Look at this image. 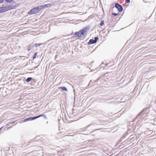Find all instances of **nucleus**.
<instances>
[{
  "instance_id": "f257e3e1",
  "label": "nucleus",
  "mask_w": 156,
  "mask_h": 156,
  "mask_svg": "<svg viewBox=\"0 0 156 156\" xmlns=\"http://www.w3.org/2000/svg\"><path fill=\"white\" fill-rule=\"evenodd\" d=\"M90 27L89 26H87L83 29L80 30L79 31L75 33V35L79 37L83 38L85 33L89 31Z\"/></svg>"
},
{
  "instance_id": "f03ea898",
  "label": "nucleus",
  "mask_w": 156,
  "mask_h": 156,
  "mask_svg": "<svg viewBox=\"0 0 156 156\" xmlns=\"http://www.w3.org/2000/svg\"><path fill=\"white\" fill-rule=\"evenodd\" d=\"M41 10L40 6H38L32 9L30 11L28 12V14L29 15L34 14L38 12Z\"/></svg>"
},
{
  "instance_id": "7ed1b4c3",
  "label": "nucleus",
  "mask_w": 156,
  "mask_h": 156,
  "mask_svg": "<svg viewBox=\"0 0 156 156\" xmlns=\"http://www.w3.org/2000/svg\"><path fill=\"white\" fill-rule=\"evenodd\" d=\"M44 44V43L37 44L33 42L32 44H30L28 46V49H32L35 47L37 48L40 46L43 45Z\"/></svg>"
},
{
  "instance_id": "20e7f679",
  "label": "nucleus",
  "mask_w": 156,
  "mask_h": 156,
  "mask_svg": "<svg viewBox=\"0 0 156 156\" xmlns=\"http://www.w3.org/2000/svg\"><path fill=\"white\" fill-rule=\"evenodd\" d=\"M15 8V6H4L1 7V8H2V12H5L11 9H14Z\"/></svg>"
},
{
  "instance_id": "39448f33",
  "label": "nucleus",
  "mask_w": 156,
  "mask_h": 156,
  "mask_svg": "<svg viewBox=\"0 0 156 156\" xmlns=\"http://www.w3.org/2000/svg\"><path fill=\"white\" fill-rule=\"evenodd\" d=\"M115 6L119 12H122V11L123 8L122 5L118 3H116L115 4Z\"/></svg>"
},
{
  "instance_id": "423d86ee",
  "label": "nucleus",
  "mask_w": 156,
  "mask_h": 156,
  "mask_svg": "<svg viewBox=\"0 0 156 156\" xmlns=\"http://www.w3.org/2000/svg\"><path fill=\"white\" fill-rule=\"evenodd\" d=\"M51 4H45L43 5H40V9H44V8H47L48 7H50L51 6Z\"/></svg>"
},
{
  "instance_id": "0eeeda50",
  "label": "nucleus",
  "mask_w": 156,
  "mask_h": 156,
  "mask_svg": "<svg viewBox=\"0 0 156 156\" xmlns=\"http://www.w3.org/2000/svg\"><path fill=\"white\" fill-rule=\"evenodd\" d=\"M41 116H45V115L43 114H41L39 116H35L34 117H30L28 118V121L33 120Z\"/></svg>"
},
{
  "instance_id": "6e6552de",
  "label": "nucleus",
  "mask_w": 156,
  "mask_h": 156,
  "mask_svg": "<svg viewBox=\"0 0 156 156\" xmlns=\"http://www.w3.org/2000/svg\"><path fill=\"white\" fill-rule=\"evenodd\" d=\"M41 116H45V115L43 114H41L39 116H35L34 117H30L28 118V121L33 120Z\"/></svg>"
},
{
  "instance_id": "1a4fd4ad",
  "label": "nucleus",
  "mask_w": 156,
  "mask_h": 156,
  "mask_svg": "<svg viewBox=\"0 0 156 156\" xmlns=\"http://www.w3.org/2000/svg\"><path fill=\"white\" fill-rule=\"evenodd\" d=\"M96 43L94 41L93 39H90L89 41L88 42V44H93L94 43Z\"/></svg>"
},
{
  "instance_id": "9d476101",
  "label": "nucleus",
  "mask_w": 156,
  "mask_h": 156,
  "mask_svg": "<svg viewBox=\"0 0 156 156\" xmlns=\"http://www.w3.org/2000/svg\"><path fill=\"white\" fill-rule=\"evenodd\" d=\"M58 89H60L62 91H67V88L65 87H59Z\"/></svg>"
},
{
  "instance_id": "9b49d317",
  "label": "nucleus",
  "mask_w": 156,
  "mask_h": 156,
  "mask_svg": "<svg viewBox=\"0 0 156 156\" xmlns=\"http://www.w3.org/2000/svg\"><path fill=\"white\" fill-rule=\"evenodd\" d=\"M104 20H101L100 24V25L101 26H102L104 25Z\"/></svg>"
},
{
  "instance_id": "f8f14e48",
  "label": "nucleus",
  "mask_w": 156,
  "mask_h": 156,
  "mask_svg": "<svg viewBox=\"0 0 156 156\" xmlns=\"http://www.w3.org/2000/svg\"><path fill=\"white\" fill-rule=\"evenodd\" d=\"M32 80L31 77H28L26 80V81L27 82H29Z\"/></svg>"
},
{
  "instance_id": "ddd939ff",
  "label": "nucleus",
  "mask_w": 156,
  "mask_h": 156,
  "mask_svg": "<svg viewBox=\"0 0 156 156\" xmlns=\"http://www.w3.org/2000/svg\"><path fill=\"white\" fill-rule=\"evenodd\" d=\"M99 38L98 37H95L94 41L95 42V43H96L97 41L98 40Z\"/></svg>"
},
{
  "instance_id": "4468645a",
  "label": "nucleus",
  "mask_w": 156,
  "mask_h": 156,
  "mask_svg": "<svg viewBox=\"0 0 156 156\" xmlns=\"http://www.w3.org/2000/svg\"><path fill=\"white\" fill-rule=\"evenodd\" d=\"M37 53H35L34 54V55H33V59L35 58L36 57V55L37 54Z\"/></svg>"
},
{
  "instance_id": "2eb2a0df",
  "label": "nucleus",
  "mask_w": 156,
  "mask_h": 156,
  "mask_svg": "<svg viewBox=\"0 0 156 156\" xmlns=\"http://www.w3.org/2000/svg\"><path fill=\"white\" fill-rule=\"evenodd\" d=\"M112 15L114 16H117L118 15V14L117 13H112Z\"/></svg>"
},
{
  "instance_id": "dca6fc26",
  "label": "nucleus",
  "mask_w": 156,
  "mask_h": 156,
  "mask_svg": "<svg viewBox=\"0 0 156 156\" xmlns=\"http://www.w3.org/2000/svg\"><path fill=\"white\" fill-rule=\"evenodd\" d=\"M126 3H129L130 2V0H125Z\"/></svg>"
},
{
  "instance_id": "f3484780",
  "label": "nucleus",
  "mask_w": 156,
  "mask_h": 156,
  "mask_svg": "<svg viewBox=\"0 0 156 156\" xmlns=\"http://www.w3.org/2000/svg\"><path fill=\"white\" fill-rule=\"evenodd\" d=\"M2 8L1 7H0V13L2 12Z\"/></svg>"
},
{
  "instance_id": "a211bd4d",
  "label": "nucleus",
  "mask_w": 156,
  "mask_h": 156,
  "mask_svg": "<svg viewBox=\"0 0 156 156\" xmlns=\"http://www.w3.org/2000/svg\"><path fill=\"white\" fill-rule=\"evenodd\" d=\"M4 0H0V3H2L3 2Z\"/></svg>"
},
{
  "instance_id": "6ab92c4d",
  "label": "nucleus",
  "mask_w": 156,
  "mask_h": 156,
  "mask_svg": "<svg viewBox=\"0 0 156 156\" xmlns=\"http://www.w3.org/2000/svg\"><path fill=\"white\" fill-rule=\"evenodd\" d=\"M28 121V118L26 119H25L24 120V122H26V121Z\"/></svg>"
},
{
  "instance_id": "aec40b11",
  "label": "nucleus",
  "mask_w": 156,
  "mask_h": 156,
  "mask_svg": "<svg viewBox=\"0 0 156 156\" xmlns=\"http://www.w3.org/2000/svg\"><path fill=\"white\" fill-rule=\"evenodd\" d=\"M40 48H44V46L43 47H41Z\"/></svg>"
},
{
  "instance_id": "412c9836",
  "label": "nucleus",
  "mask_w": 156,
  "mask_h": 156,
  "mask_svg": "<svg viewBox=\"0 0 156 156\" xmlns=\"http://www.w3.org/2000/svg\"><path fill=\"white\" fill-rule=\"evenodd\" d=\"M67 47H68V46H69H69H70V45H69V44H68V45H67Z\"/></svg>"
}]
</instances>
